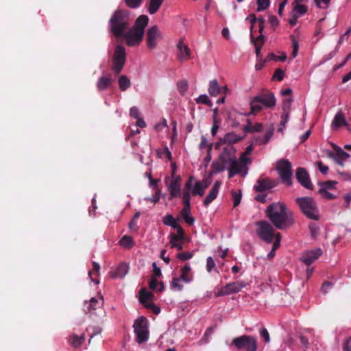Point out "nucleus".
<instances>
[{
	"label": "nucleus",
	"instance_id": "nucleus-1",
	"mask_svg": "<svg viewBox=\"0 0 351 351\" xmlns=\"http://www.w3.org/2000/svg\"><path fill=\"white\" fill-rule=\"evenodd\" d=\"M236 149L232 145H225L218 158L211 165L210 176L217 174L224 170H228V178H231L237 174L245 176L247 174L248 168H245V164H242L244 156L237 158Z\"/></svg>",
	"mask_w": 351,
	"mask_h": 351
},
{
	"label": "nucleus",
	"instance_id": "nucleus-2",
	"mask_svg": "<svg viewBox=\"0 0 351 351\" xmlns=\"http://www.w3.org/2000/svg\"><path fill=\"white\" fill-rule=\"evenodd\" d=\"M266 215L274 226L280 230L290 227L294 222L292 213L280 202L269 205L266 209Z\"/></svg>",
	"mask_w": 351,
	"mask_h": 351
},
{
	"label": "nucleus",
	"instance_id": "nucleus-3",
	"mask_svg": "<svg viewBox=\"0 0 351 351\" xmlns=\"http://www.w3.org/2000/svg\"><path fill=\"white\" fill-rule=\"evenodd\" d=\"M149 18L146 15L140 16L135 21L134 25L125 32L121 37L125 40L126 44L130 47L139 45L143 40L145 28L147 25Z\"/></svg>",
	"mask_w": 351,
	"mask_h": 351
},
{
	"label": "nucleus",
	"instance_id": "nucleus-4",
	"mask_svg": "<svg viewBox=\"0 0 351 351\" xmlns=\"http://www.w3.org/2000/svg\"><path fill=\"white\" fill-rule=\"evenodd\" d=\"M131 19L126 10H117L109 20L110 32L117 38L121 37L128 29Z\"/></svg>",
	"mask_w": 351,
	"mask_h": 351
},
{
	"label": "nucleus",
	"instance_id": "nucleus-5",
	"mask_svg": "<svg viewBox=\"0 0 351 351\" xmlns=\"http://www.w3.org/2000/svg\"><path fill=\"white\" fill-rule=\"evenodd\" d=\"M302 213L308 218L318 220L319 217L317 203L311 197H301L295 199Z\"/></svg>",
	"mask_w": 351,
	"mask_h": 351
},
{
	"label": "nucleus",
	"instance_id": "nucleus-6",
	"mask_svg": "<svg viewBox=\"0 0 351 351\" xmlns=\"http://www.w3.org/2000/svg\"><path fill=\"white\" fill-rule=\"evenodd\" d=\"M276 103V100L273 93L258 95L250 101L251 113L255 114L263 108H273Z\"/></svg>",
	"mask_w": 351,
	"mask_h": 351
},
{
	"label": "nucleus",
	"instance_id": "nucleus-7",
	"mask_svg": "<svg viewBox=\"0 0 351 351\" xmlns=\"http://www.w3.org/2000/svg\"><path fill=\"white\" fill-rule=\"evenodd\" d=\"M134 333L136 337V341L138 343H142L148 340L149 330L148 322L144 317H141L137 319L134 324Z\"/></svg>",
	"mask_w": 351,
	"mask_h": 351
},
{
	"label": "nucleus",
	"instance_id": "nucleus-8",
	"mask_svg": "<svg viewBox=\"0 0 351 351\" xmlns=\"http://www.w3.org/2000/svg\"><path fill=\"white\" fill-rule=\"evenodd\" d=\"M278 174L282 182L287 185L291 184V178L293 172L291 169V164L287 160H281L277 162L276 167Z\"/></svg>",
	"mask_w": 351,
	"mask_h": 351
},
{
	"label": "nucleus",
	"instance_id": "nucleus-9",
	"mask_svg": "<svg viewBox=\"0 0 351 351\" xmlns=\"http://www.w3.org/2000/svg\"><path fill=\"white\" fill-rule=\"evenodd\" d=\"M257 234L264 241L271 243L274 241V228L266 221H261L257 223Z\"/></svg>",
	"mask_w": 351,
	"mask_h": 351
},
{
	"label": "nucleus",
	"instance_id": "nucleus-10",
	"mask_svg": "<svg viewBox=\"0 0 351 351\" xmlns=\"http://www.w3.org/2000/svg\"><path fill=\"white\" fill-rule=\"evenodd\" d=\"M126 53L125 48L121 45H117L112 59V70L116 74L119 73L125 62Z\"/></svg>",
	"mask_w": 351,
	"mask_h": 351
},
{
	"label": "nucleus",
	"instance_id": "nucleus-11",
	"mask_svg": "<svg viewBox=\"0 0 351 351\" xmlns=\"http://www.w3.org/2000/svg\"><path fill=\"white\" fill-rule=\"evenodd\" d=\"M232 343L237 348H244L246 351H256L257 348L256 339L252 336L243 335L234 338Z\"/></svg>",
	"mask_w": 351,
	"mask_h": 351
},
{
	"label": "nucleus",
	"instance_id": "nucleus-12",
	"mask_svg": "<svg viewBox=\"0 0 351 351\" xmlns=\"http://www.w3.org/2000/svg\"><path fill=\"white\" fill-rule=\"evenodd\" d=\"M247 285L246 282L242 280L235 281L222 287L219 291L216 293L217 297L228 295L237 293L241 291Z\"/></svg>",
	"mask_w": 351,
	"mask_h": 351
},
{
	"label": "nucleus",
	"instance_id": "nucleus-13",
	"mask_svg": "<svg viewBox=\"0 0 351 351\" xmlns=\"http://www.w3.org/2000/svg\"><path fill=\"white\" fill-rule=\"evenodd\" d=\"M104 300L101 296L93 297L89 301L84 303V311L90 315H96V311L101 312Z\"/></svg>",
	"mask_w": 351,
	"mask_h": 351
},
{
	"label": "nucleus",
	"instance_id": "nucleus-14",
	"mask_svg": "<svg viewBox=\"0 0 351 351\" xmlns=\"http://www.w3.org/2000/svg\"><path fill=\"white\" fill-rule=\"evenodd\" d=\"M162 38V34L157 25L150 27L147 32V45L148 48L154 49L156 47L158 41Z\"/></svg>",
	"mask_w": 351,
	"mask_h": 351
},
{
	"label": "nucleus",
	"instance_id": "nucleus-15",
	"mask_svg": "<svg viewBox=\"0 0 351 351\" xmlns=\"http://www.w3.org/2000/svg\"><path fill=\"white\" fill-rule=\"evenodd\" d=\"M335 152H329L328 156L332 158L337 163L343 165V162L350 157L349 154L343 151L341 147L334 145Z\"/></svg>",
	"mask_w": 351,
	"mask_h": 351
},
{
	"label": "nucleus",
	"instance_id": "nucleus-16",
	"mask_svg": "<svg viewBox=\"0 0 351 351\" xmlns=\"http://www.w3.org/2000/svg\"><path fill=\"white\" fill-rule=\"evenodd\" d=\"M185 188L191 191L192 195L203 196L204 191L201 188L199 181L196 180L193 176H190L188 181L185 183Z\"/></svg>",
	"mask_w": 351,
	"mask_h": 351
},
{
	"label": "nucleus",
	"instance_id": "nucleus-17",
	"mask_svg": "<svg viewBox=\"0 0 351 351\" xmlns=\"http://www.w3.org/2000/svg\"><path fill=\"white\" fill-rule=\"evenodd\" d=\"M322 253V252L320 248L306 251L302 254L300 260L306 265H310L317 259Z\"/></svg>",
	"mask_w": 351,
	"mask_h": 351
},
{
	"label": "nucleus",
	"instance_id": "nucleus-18",
	"mask_svg": "<svg viewBox=\"0 0 351 351\" xmlns=\"http://www.w3.org/2000/svg\"><path fill=\"white\" fill-rule=\"evenodd\" d=\"M181 178L180 176L173 177L170 184L168 186V191L171 198L177 197L180 194L181 189Z\"/></svg>",
	"mask_w": 351,
	"mask_h": 351
},
{
	"label": "nucleus",
	"instance_id": "nucleus-19",
	"mask_svg": "<svg viewBox=\"0 0 351 351\" xmlns=\"http://www.w3.org/2000/svg\"><path fill=\"white\" fill-rule=\"evenodd\" d=\"M177 57L180 61H186L191 57V50L187 45H186L182 40H179L177 44Z\"/></svg>",
	"mask_w": 351,
	"mask_h": 351
},
{
	"label": "nucleus",
	"instance_id": "nucleus-20",
	"mask_svg": "<svg viewBox=\"0 0 351 351\" xmlns=\"http://www.w3.org/2000/svg\"><path fill=\"white\" fill-rule=\"evenodd\" d=\"M295 177L298 181L306 189H311L312 184L309 179V176L304 169L299 167L296 171Z\"/></svg>",
	"mask_w": 351,
	"mask_h": 351
},
{
	"label": "nucleus",
	"instance_id": "nucleus-21",
	"mask_svg": "<svg viewBox=\"0 0 351 351\" xmlns=\"http://www.w3.org/2000/svg\"><path fill=\"white\" fill-rule=\"evenodd\" d=\"M221 185V182L219 180H217L207 196L204 200L203 204L205 207L208 206V205L216 199L218 195L219 188Z\"/></svg>",
	"mask_w": 351,
	"mask_h": 351
},
{
	"label": "nucleus",
	"instance_id": "nucleus-22",
	"mask_svg": "<svg viewBox=\"0 0 351 351\" xmlns=\"http://www.w3.org/2000/svg\"><path fill=\"white\" fill-rule=\"evenodd\" d=\"M184 232L181 230L180 235L177 231L176 234H170V244L171 247H176L178 250H181L183 247Z\"/></svg>",
	"mask_w": 351,
	"mask_h": 351
},
{
	"label": "nucleus",
	"instance_id": "nucleus-23",
	"mask_svg": "<svg viewBox=\"0 0 351 351\" xmlns=\"http://www.w3.org/2000/svg\"><path fill=\"white\" fill-rule=\"evenodd\" d=\"M129 266L125 263H121L114 271H110V276L112 278H123L128 273Z\"/></svg>",
	"mask_w": 351,
	"mask_h": 351
},
{
	"label": "nucleus",
	"instance_id": "nucleus-24",
	"mask_svg": "<svg viewBox=\"0 0 351 351\" xmlns=\"http://www.w3.org/2000/svg\"><path fill=\"white\" fill-rule=\"evenodd\" d=\"M243 138L242 136L237 134L234 132L227 133L223 138H220V143L224 145H232L240 141Z\"/></svg>",
	"mask_w": 351,
	"mask_h": 351
},
{
	"label": "nucleus",
	"instance_id": "nucleus-25",
	"mask_svg": "<svg viewBox=\"0 0 351 351\" xmlns=\"http://www.w3.org/2000/svg\"><path fill=\"white\" fill-rule=\"evenodd\" d=\"M182 278V282L184 283H190L193 280V276L191 272V267L189 265L186 264L180 269V275L179 276Z\"/></svg>",
	"mask_w": 351,
	"mask_h": 351
},
{
	"label": "nucleus",
	"instance_id": "nucleus-26",
	"mask_svg": "<svg viewBox=\"0 0 351 351\" xmlns=\"http://www.w3.org/2000/svg\"><path fill=\"white\" fill-rule=\"evenodd\" d=\"M273 183L268 179L258 180L254 185V189L256 191H263L274 187Z\"/></svg>",
	"mask_w": 351,
	"mask_h": 351
},
{
	"label": "nucleus",
	"instance_id": "nucleus-27",
	"mask_svg": "<svg viewBox=\"0 0 351 351\" xmlns=\"http://www.w3.org/2000/svg\"><path fill=\"white\" fill-rule=\"evenodd\" d=\"M273 135V130H269L264 135L258 134L254 136V143L256 145H265L267 143Z\"/></svg>",
	"mask_w": 351,
	"mask_h": 351
},
{
	"label": "nucleus",
	"instance_id": "nucleus-28",
	"mask_svg": "<svg viewBox=\"0 0 351 351\" xmlns=\"http://www.w3.org/2000/svg\"><path fill=\"white\" fill-rule=\"evenodd\" d=\"M112 79L110 77L101 76L97 82V87L99 91L104 90L110 86Z\"/></svg>",
	"mask_w": 351,
	"mask_h": 351
},
{
	"label": "nucleus",
	"instance_id": "nucleus-29",
	"mask_svg": "<svg viewBox=\"0 0 351 351\" xmlns=\"http://www.w3.org/2000/svg\"><path fill=\"white\" fill-rule=\"evenodd\" d=\"M162 221L166 226H169L173 228L174 229H176L179 233V235H180L181 230L182 229L180 227V226L179 224H178L176 220L174 219V217L172 215H165L163 217Z\"/></svg>",
	"mask_w": 351,
	"mask_h": 351
},
{
	"label": "nucleus",
	"instance_id": "nucleus-30",
	"mask_svg": "<svg viewBox=\"0 0 351 351\" xmlns=\"http://www.w3.org/2000/svg\"><path fill=\"white\" fill-rule=\"evenodd\" d=\"M300 341L302 345V348L304 351H314V347L317 346L314 341L311 343L304 335H300Z\"/></svg>",
	"mask_w": 351,
	"mask_h": 351
},
{
	"label": "nucleus",
	"instance_id": "nucleus-31",
	"mask_svg": "<svg viewBox=\"0 0 351 351\" xmlns=\"http://www.w3.org/2000/svg\"><path fill=\"white\" fill-rule=\"evenodd\" d=\"M180 215L186 223L190 225L194 223L195 219L191 215V206H184V208L180 212Z\"/></svg>",
	"mask_w": 351,
	"mask_h": 351
},
{
	"label": "nucleus",
	"instance_id": "nucleus-32",
	"mask_svg": "<svg viewBox=\"0 0 351 351\" xmlns=\"http://www.w3.org/2000/svg\"><path fill=\"white\" fill-rule=\"evenodd\" d=\"M85 340L84 335L77 336L76 335H71L69 336L68 341L69 343L75 348H79Z\"/></svg>",
	"mask_w": 351,
	"mask_h": 351
},
{
	"label": "nucleus",
	"instance_id": "nucleus-33",
	"mask_svg": "<svg viewBox=\"0 0 351 351\" xmlns=\"http://www.w3.org/2000/svg\"><path fill=\"white\" fill-rule=\"evenodd\" d=\"M246 20H248L251 23V31L254 28V24L258 23L259 32H262L264 28L265 23V20L263 18L257 19L254 14H250L248 17H247Z\"/></svg>",
	"mask_w": 351,
	"mask_h": 351
},
{
	"label": "nucleus",
	"instance_id": "nucleus-34",
	"mask_svg": "<svg viewBox=\"0 0 351 351\" xmlns=\"http://www.w3.org/2000/svg\"><path fill=\"white\" fill-rule=\"evenodd\" d=\"M220 86L217 80L210 81L208 91L211 96L215 97L220 94Z\"/></svg>",
	"mask_w": 351,
	"mask_h": 351
},
{
	"label": "nucleus",
	"instance_id": "nucleus-35",
	"mask_svg": "<svg viewBox=\"0 0 351 351\" xmlns=\"http://www.w3.org/2000/svg\"><path fill=\"white\" fill-rule=\"evenodd\" d=\"M152 297L153 295L152 293L147 291L145 289H142L140 292L139 301L144 305L145 307H146V304L152 303L151 300Z\"/></svg>",
	"mask_w": 351,
	"mask_h": 351
},
{
	"label": "nucleus",
	"instance_id": "nucleus-36",
	"mask_svg": "<svg viewBox=\"0 0 351 351\" xmlns=\"http://www.w3.org/2000/svg\"><path fill=\"white\" fill-rule=\"evenodd\" d=\"M118 83L121 91H125L131 86L130 80L125 75H122L119 77Z\"/></svg>",
	"mask_w": 351,
	"mask_h": 351
},
{
	"label": "nucleus",
	"instance_id": "nucleus-37",
	"mask_svg": "<svg viewBox=\"0 0 351 351\" xmlns=\"http://www.w3.org/2000/svg\"><path fill=\"white\" fill-rule=\"evenodd\" d=\"M332 125L336 128H338L343 125H347L346 119L341 112H339L335 114Z\"/></svg>",
	"mask_w": 351,
	"mask_h": 351
},
{
	"label": "nucleus",
	"instance_id": "nucleus-38",
	"mask_svg": "<svg viewBox=\"0 0 351 351\" xmlns=\"http://www.w3.org/2000/svg\"><path fill=\"white\" fill-rule=\"evenodd\" d=\"M307 12V7L302 4H293L291 14H295L296 16L300 17Z\"/></svg>",
	"mask_w": 351,
	"mask_h": 351
},
{
	"label": "nucleus",
	"instance_id": "nucleus-39",
	"mask_svg": "<svg viewBox=\"0 0 351 351\" xmlns=\"http://www.w3.org/2000/svg\"><path fill=\"white\" fill-rule=\"evenodd\" d=\"M164 0H150L148 12L150 14H155L160 8Z\"/></svg>",
	"mask_w": 351,
	"mask_h": 351
},
{
	"label": "nucleus",
	"instance_id": "nucleus-40",
	"mask_svg": "<svg viewBox=\"0 0 351 351\" xmlns=\"http://www.w3.org/2000/svg\"><path fill=\"white\" fill-rule=\"evenodd\" d=\"M134 243L132 237L128 235H124L119 241L120 245L127 249L132 247Z\"/></svg>",
	"mask_w": 351,
	"mask_h": 351
},
{
	"label": "nucleus",
	"instance_id": "nucleus-41",
	"mask_svg": "<svg viewBox=\"0 0 351 351\" xmlns=\"http://www.w3.org/2000/svg\"><path fill=\"white\" fill-rule=\"evenodd\" d=\"M93 271H88V276L92 282H95L96 285H98L99 283V280L93 279L92 276L93 274H95L96 276L99 275L100 266H99V263L94 261V262H93Z\"/></svg>",
	"mask_w": 351,
	"mask_h": 351
},
{
	"label": "nucleus",
	"instance_id": "nucleus-42",
	"mask_svg": "<svg viewBox=\"0 0 351 351\" xmlns=\"http://www.w3.org/2000/svg\"><path fill=\"white\" fill-rule=\"evenodd\" d=\"M182 280L180 277H175L171 282V287L173 291H181L184 286L182 284Z\"/></svg>",
	"mask_w": 351,
	"mask_h": 351
},
{
	"label": "nucleus",
	"instance_id": "nucleus-43",
	"mask_svg": "<svg viewBox=\"0 0 351 351\" xmlns=\"http://www.w3.org/2000/svg\"><path fill=\"white\" fill-rule=\"evenodd\" d=\"M149 286L151 289L158 291H162L165 287L162 282H159L154 278H151Z\"/></svg>",
	"mask_w": 351,
	"mask_h": 351
},
{
	"label": "nucleus",
	"instance_id": "nucleus-44",
	"mask_svg": "<svg viewBox=\"0 0 351 351\" xmlns=\"http://www.w3.org/2000/svg\"><path fill=\"white\" fill-rule=\"evenodd\" d=\"M191 193L189 189H187L184 187L183 193H182V202L184 206H191Z\"/></svg>",
	"mask_w": 351,
	"mask_h": 351
},
{
	"label": "nucleus",
	"instance_id": "nucleus-45",
	"mask_svg": "<svg viewBox=\"0 0 351 351\" xmlns=\"http://www.w3.org/2000/svg\"><path fill=\"white\" fill-rule=\"evenodd\" d=\"M231 193L233 199V206L237 207L240 204L241 200V191L240 190L238 191H232Z\"/></svg>",
	"mask_w": 351,
	"mask_h": 351
},
{
	"label": "nucleus",
	"instance_id": "nucleus-46",
	"mask_svg": "<svg viewBox=\"0 0 351 351\" xmlns=\"http://www.w3.org/2000/svg\"><path fill=\"white\" fill-rule=\"evenodd\" d=\"M287 59V56L285 53H282L280 56H277L274 53H269L267 57L265 59V62H269L271 60H274L276 62L282 61L284 62Z\"/></svg>",
	"mask_w": 351,
	"mask_h": 351
},
{
	"label": "nucleus",
	"instance_id": "nucleus-47",
	"mask_svg": "<svg viewBox=\"0 0 351 351\" xmlns=\"http://www.w3.org/2000/svg\"><path fill=\"white\" fill-rule=\"evenodd\" d=\"M157 153L158 156L161 158H167V160H171V154L168 147L158 149Z\"/></svg>",
	"mask_w": 351,
	"mask_h": 351
},
{
	"label": "nucleus",
	"instance_id": "nucleus-48",
	"mask_svg": "<svg viewBox=\"0 0 351 351\" xmlns=\"http://www.w3.org/2000/svg\"><path fill=\"white\" fill-rule=\"evenodd\" d=\"M253 150V146L252 145H249L248 147H246L245 149V151L244 153H243L240 157H243V160H242V164H245V168H247V162H248V158L247 157V155L250 154L251 152H252Z\"/></svg>",
	"mask_w": 351,
	"mask_h": 351
},
{
	"label": "nucleus",
	"instance_id": "nucleus-49",
	"mask_svg": "<svg viewBox=\"0 0 351 351\" xmlns=\"http://www.w3.org/2000/svg\"><path fill=\"white\" fill-rule=\"evenodd\" d=\"M263 128V125L261 123H256L254 125H252L248 124L245 127V131L247 132H261Z\"/></svg>",
	"mask_w": 351,
	"mask_h": 351
},
{
	"label": "nucleus",
	"instance_id": "nucleus-50",
	"mask_svg": "<svg viewBox=\"0 0 351 351\" xmlns=\"http://www.w3.org/2000/svg\"><path fill=\"white\" fill-rule=\"evenodd\" d=\"M289 111L287 110H283V112L281 115L282 121L280 122V128L278 129L279 131H282L283 128L285 127L286 123L289 121Z\"/></svg>",
	"mask_w": 351,
	"mask_h": 351
},
{
	"label": "nucleus",
	"instance_id": "nucleus-51",
	"mask_svg": "<svg viewBox=\"0 0 351 351\" xmlns=\"http://www.w3.org/2000/svg\"><path fill=\"white\" fill-rule=\"evenodd\" d=\"M319 193L325 199H332L336 197L332 193L328 191V190H326V189H319Z\"/></svg>",
	"mask_w": 351,
	"mask_h": 351
},
{
	"label": "nucleus",
	"instance_id": "nucleus-52",
	"mask_svg": "<svg viewBox=\"0 0 351 351\" xmlns=\"http://www.w3.org/2000/svg\"><path fill=\"white\" fill-rule=\"evenodd\" d=\"M257 11L261 12L267 9L269 5V0H257Z\"/></svg>",
	"mask_w": 351,
	"mask_h": 351
},
{
	"label": "nucleus",
	"instance_id": "nucleus-53",
	"mask_svg": "<svg viewBox=\"0 0 351 351\" xmlns=\"http://www.w3.org/2000/svg\"><path fill=\"white\" fill-rule=\"evenodd\" d=\"M178 91L181 95H184L188 89V84L186 81L182 80L178 83Z\"/></svg>",
	"mask_w": 351,
	"mask_h": 351
},
{
	"label": "nucleus",
	"instance_id": "nucleus-54",
	"mask_svg": "<svg viewBox=\"0 0 351 351\" xmlns=\"http://www.w3.org/2000/svg\"><path fill=\"white\" fill-rule=\"evenodd\" d=\"M309 230L313 237L315 238L319 234V228L315 223H311L309 225Z\"/></svg>",
	"mask_w": 351,
	"mask_h": 351
},
{
	"label": "nucleus",
	"instance_id": "nucleus-55",
	"mask_svg": "<svg viewBox=\"0 0 351 351\" xmlns=\"http://www.w3.org/2000/svg\"><path fill=\"white\" fill-rule=\"evenodd\" d=\"M215 263L214 259L213 258V257L208 256L206 259V271L210 273L212 270L215 269Z\"/></svg>",
	"mask_w": 351,
	"mask_h": 351
},
{
	"label": "nucleus",
	"instance_id": "nucleus-56",
	"mask_svg": "<svg viewBox=\"0 0 351 351\" xmlns=\"http://www.w3.org/2000/svg\"><path fill=\"white\" fill-rule=\"evenodd\" d=\"M291 38H292V44H293V51H292L291 55H292V58H295L297 56L298 53L299 43L295 40L294 36H292Z\"/></svg>",
	"mask_w": 351,
	"mask_h": 351
},
{
	"label": "nucleus",
	"instance_id": "nucleus-57",
	"mask_svg": "<svg viewBox=\"0 0 351 351\" xmlns=\"http://www.w3.org/2000/svg\"><path fill=\"white\" fill-rule=\"evenodd\" d=\"M193 255H194L193 252H182V253L178 254L177 255V257L182 261H186V260L191 258L193 256Z\"/></svg>",
	"mask_w": 351,
	"mask_h": 351
},
{
	"label": "nucleus",
	"instance_id": "nucleus-58",
	"mask_svg": "<svg viewBox=\"0 0 351 351\" xmlns=\"http://www.w3.org/2000/svg\"><path fill=\"white\" fill-rule=\"evenodd\" d=\"M126 5L131 8H136L140 6L142 0H124Z\"/></svg>",
	"mask_w": 351,
	"mask_h": 351
},
{
	"label": "nucleus",
	"instance_id": "nucleus-59",
	"mask_svg": "<svg viewBox=\"0 0 351 351\" xmlns=\"http://www.w3.org/2000/svg\"><path fill=\"white\" fill-rule=\"evenodd\" d=\"M164 128H166L167 129L168 128V125H167V120L163 119L160 122H159L158 123L156 124L155 126H154V129L157 132H160L162 131Z\"/></svg>",
	"mask_w": 351,
	"mask_h": 351
},
{
	"label": "nucleus",
	"instance_id": "nucleus-60",
	"mask_svg": "<svg viewBox=\"0 0 351 351\" xmlns=\"http://www.w3.org/2000/svg\"><path fill=\"white\" fill-rule=\"evenodd\" d=\"M199 183L201 185L202 189L205 193L206 189H207L211 184V179L210 178H206L203 179L201 181H199Z\"/></svg>",
	"mask_w": 351,
	"mask_h": 351
},
{
	"label": "nucleus",
	"instance_id": "nucleus-61",
	"mask_svg": "<svg viewBox=\"0 0 351 351\" xmlns=\"http://www.w3.org/2000/svg\"><path fill=\"white\" fill-rule=\"evenodd\" d=\"M197 102L198 104H208L210 105L211 102L209 99L208 97L206 95H202L197 99Z\"/></svg>",
	"mask_w": 351,
	"mask_h": 351
},
{
	"label": "nucleus",
	"instance_id": "nucleus-62",
	"mask_svg": "<svg viewBox=\"0 0 351 351\" xmlns=\"http://www.w3.org/2000/svg\"><path fill=\"white\" fill-rule=\"evenodd\" d=\"M261 337L264 339L265 343H269L270 341L269 334L266 328H262L260 331Z\"/></svg>",
	"mask_w": 351,
	"mask_h": 351
},
{
	"label": "nucleus",
	"instance_id": "nucleus-63",
	"mask_svg": "<svg viewBox=\"0 0 351 351\" xmlns=\"http://www.w3.org/2000/svg\"><path fill=\"white\" fill-rule=\"evenodd\" d=\"M330 0H315L316 5L319 8L324 9L326 8L330 3Z\"/></svg>",
	"mask_w": 351,
	"mask_h": 351
},
{
	"label": "nucleus",
	"instance_id": "nucleus-64",
	"mask_svg": "<svg viewBox=\"0 0 351 351\" xmlns=\"http://www.w3.org/2000/svg\"><path fill=\"white\" fill-rule=\"evenodd\" d=\"M284 78V72L281 69H276L273 75V79L282 81Z\"/></svg>",
	"mask_w": 351,
	"mask_h": 351
}]
</instances>
